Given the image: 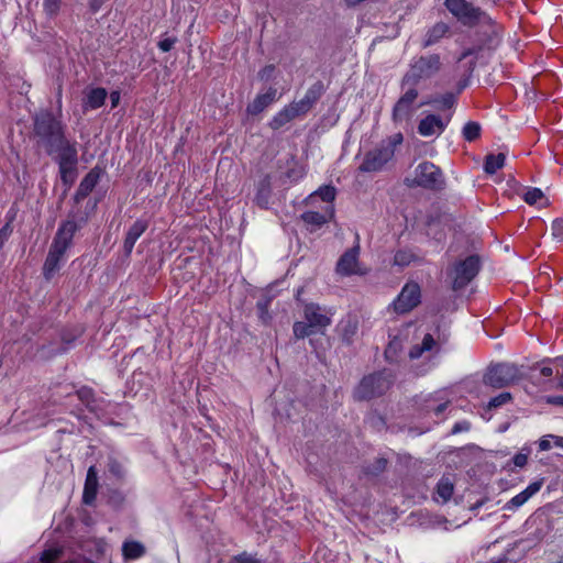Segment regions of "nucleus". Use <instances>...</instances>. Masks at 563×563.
<instances>
[{
    "mask_svg": "<svg viewBox=\"0 0 563 563\" xmlns=\"http://www.w3.org/2000/svg\"><path fill=\"white\" fill-rule=\"evenodd\" d=\"M393 384L391 375L386 371L375 372L362 378L354 390L357 400H369L384 395Z\"/></svg>",
    "mask_w": 563,
    "mask_h": 563,
    "instance_id": "nucleus-5",
    "label": "nucleus"
},
{
    "mask_svg": "<svg viewBox=\"0 0 563 563\" xmlns=\"http://www.w3.org/2000/svg\"><path fill=\"white\" fill-rule=\"evenodd\" d=\"M448 31V26L446 24L444 23H438L434 27H433V32L435 33H445Z\"/></svg>",
    "mask_w": 563,
    "mask_h": 563,
    "instance_id": "nucleus-61",
    "label": "nucleus"
},
{
    "mask_svg": "<svg viewBox=\"0 0 563 563\" xmlns=\"http://www.w3.org/2000/svg\"><path fill=\"white\" fill-rule=\"evenodd\" d=\"M302 114L296 108L294 102L285 106L282 110H279L268 122V126L272 130H279L297 117H301Z\"/></svg>",
    "mask_w": 563,
    "mask_h": 563,
    "instance_id": "nucleus-22",
    "label": "nucleus"
},
{
    "mask_svg": "<svg viewBox=\"0 0 563 563\" xmlns=\"http://www.w3.org/2000/svg\"><path fill=\"white\" fill-rule=\"evenodd\" d=\"M257 308L258 310H261L262 313L268 311V301H258L257 302Z\"/></svg>",
    "mask_w": 563,
    "mask_h": 563,
    "instance_id": "nucleus-62",
    "label": "nucleus"
},
{
    "mask_svg": "<svg viewBox=\"0 0 563 563\" xmlns=\"http://www.w3.org/2000/svg\"><path fill=\"white\" fill-rule=\"evenodd\" d=\"M398 347H399V342L396 340L391 341L385 350V357L390 362L394 361L396 357Z\"/></svg>",
    "mask_w": 563,
    "mask_h": 563,
    "instance_id": "nucleus-50",
    "label": "nucleus"
},
{
    "mask_svg": "<svg viewBox=\"0 0 563 563\" xmlns=\"http://www.w3.org/2000/svg\"><path fill=\"white\" fill-rule=\"evenodd\" d=\"M530 454L529 449H522L519 453L515 454L512 457V463L516 467H523L527 462Z\"/></svg>",
    "mask_w": 563,
    "mask_h": 563,
    "instance_id": "nucleus-45",
    "label": "nucleus"
},
{
    "mask_svg": "<svg viewBox=\"0 0 563 563\" xmlns=\"http://www.w3.org/2000/svg\"><path fill=\"white\" fill-rule=\"evenodd\" d=\"M471 429V423L468 421H459L456 423H454L453 428H452V433L453 434H456V433H461V432H466Z\"/></svg>",
    "mask_w": 563,
    "mask_h": 563,
    "instance_id": "nucleus-53",
    "label": "nucleus"
},
{
    "mask_svg": "<svg viewBox=\"0 0 563 563\" xmlns=\"http://www.w3.org/2000/svg\"><path fill=\"white\" fill-rule=\"evenodd\" d=\"M552 235L559 241H563V219L559 218L552 222Z\"/></svg>",
    "mask_w": 563,
    "mask_h": 563,
    "instance_id": "nucleus-47",
    "label": "nucleus"
},
{
    "mask_svg": "<svg viewBox=\"0 0 563 563\" xmlns=\"http://www.w3.org/2000/svg\"><path fill=\"white\" fill-rule=\"evenodd\" d=\"M272 196V178L269 175H264L256 185L255 202L263 209H268L269 199Z\"/></svg>",
    "mask_w": 563,
    "mask_h": 563,
    "instance_id": "nucleus-23",
    "label": "nucleus"
},
{
    "mask_svg": "<svg viewBox=\"0 0 563 563\" xmlns=\"http://www.w3.org/2000/svg\"><path fill=\"white\" fill-rule=\"evenodd\" d=\"M543 198V192L541 189L539 188H529L525 195H523V200L528 203V205H536L537 202H539L541 199Z\"/></svg>",
    "mask_w": 563,
    "mask_h": 563,
    "instance_id": "nucleus-44",
    "label": "nucleus"
},
{
    "mask_svg": "<svg viewBox=\"0 0 563 563\" xmlns=\"http://www.w3.org/2000/svg\"><path fill=\"white\" fill-rule=\"evenodd\" d=\"M324 93V86L321 81H317L311 85L306 91L303 98L299 101H292L299 112L305 115L307 114L313 106L318 102V100Z\"/></svg>",
    "mask_w": 563,
    "mask_h": 563,
    "instance_id": "nucleus-17",
    "label": "nucleus"
},
{
    "mask_svg": "<svg viewBox=\"0 0 563 563\" xmlns=\"http://www.w3.org/2000/svg\"><path fill=\"white\" fill-rule=\"evenodd\" d=\"M148 222L144 219H137L128 230L124 242L123 251L126 256H130L136 241L147 230Z\"/></svg>",
    "mask_w": 563,
    "mask_h": 563,
    "instance_id": "nucleus-20",
    "label": "nucleus"
},
{
    "mask_svg": "<svg viewBox=\"0 0 563 563\" xmlns=\"http://www.w3.org/2000/svg\"><path fill=\"white\" fill-rule=\"evenodd\" d=\"M78 399L91 411L98 412L102 410V400L98 399L92 388L84 386L77 391Z\"/></svg>",
    "mask_w": 563,
    "mask_h": 563,
    "instance_id": "nucleus-26",
    "label": "nucleus"
},
{
    "mask_svg": "<svg viewBox=\"0 0 563 563\" xmlns=\"http://www.w3.org/2000/svg\"><path fill=\"white\" fill-rule=\"evenodd\" d=\"M456 103V97L452 92L432 96L422 101L419 107L431 106L438 111L452 110Z\"/></svg>",
    "mask_w": 563,
    "mask_h": 563,
    "instance_id": "nucleus-24",
    "label": "nucleus"
},
{
    "mask_svg": "<svg viewBox=\"0 0 563 563\" xmlns=\"http://www.w3.org/2000/svg\"><path fill=\"white\" fill-rule=\"evenodd\" d=\"M482 126L476 121H468L462 129V136L466 142H474L481 137Z\"/></svg>",
    "mask_w": 563,
    "mask_h": 563,
    "instance_id": "nucleus-34",
    "label": "nucleus"
},
{
    "mask_svg": "<svg viewBox=\"0 0 563 563\" xmlns=\"http://www.w3.org/2000/svg\"><path fill=\"white\" fill-rule=\"evenodd\" d=\"M556 388L563 390V374L559 376Z\"/></svg>",
    "mask_w": 563,
    "mask_h": 563,
    "instance_id": "nucleus-64",
    "label": "nucleus"
},
{
    "mask_svg": "<svg viewBox=\"0 0 563 563\" xmlns=\"http://www.w3.org/2000/svg\"><path fill=\"white\" fill-rule=\"evenodd\" d=\"M435 344H437L435 340L429 333L423 336L422 342H421L422 350H424L426 352L431 351L435 346Z\"/></svg>",
    "mask_w": 563,
    "mask_h": 563,
    "instance_id": "nucleus-51",
    "label": "nucleus"
},
{
    "mask_svg": "<svg viewBox=\"0 0 563 563\" xmlns=\"http://www.w3.org/2000/svg\"><path fill=\"white\" fill-rule=\"evenodd\" d=\"M496 37H486L485 44L481 45H472L470 47H465L462 54L459 57V60L466 59L467 57L473 56L474 59H481L488 56L490 51V44L493 40Z\"/></svg>",
    "mask_w": 563,
    "mask_h": 563,
    "instance_id": "nucleus-28",
    "label": "nucleus"
},
{
    "mask_svg": "<svg viewBox=\"0 0 563 563\" xmlns=\"http://www.w3.org/2000/svg\"><path fill=\"white\" fill-rule=\"evenodd\" d=\"M98 488V475L95 466H90L87 472L82 500L90 505L96 499Z\"/></svg>",
    "mask_w": 563,
    "mask_h": 563,
    "instance_id": "nucleus-25",
    "label": "nucleus"
},
{
    "mask_svg": "<svg viewBox=\"0 0 563 563\" xmlns=\"http://www.w3.org/2000/svg\"><path fill=\"white\" fill-rule=\"evenodd\" d=\"M277 89L269 87L265 92L258 93L254 100L249 103L246 111L251 115H257L263 112L267 107L277 100Z\"/></svg>",
    "mask_w": 563,
    "mask_h": 563,
    "instance_id": "nucleus-19",
    "label": "nucleus"
},
{
    "mask_svg": "<svg viewBox=\"0 0 563 563\" xmlns=\"http://www.w3.org/2000/svg\"><path fill=\"white\" fill-rule=\"evenodd\" d=\"M306 175V170L302 166H297V167H294V168H290L288 172H287V177L289 179H291V181H298L300 179H302Z\"/></svg>",
    "mask_w": 563,
    "mask_h": 563,
    "instance_id": "nucleus-49",
    "label": "nucleus"
},
{
    "mask_svg": "<svg viewBox=\"0 0 563 563\" xmlns=\"http://www.w3.org/2000/svg\"><path fill=\"white\" fill-rule=\"evenodd\" d=\"M275 66L274 65H266L258 71V78L263 81H268L274 78L275 74Z\"/></svg>",
    "mask_w": 563,
    "mask_h": 563,
    "instance_id": "nucleus-48",
    "label": "nucleus"
},
{
    "mask_svg": "<svg viewBox=\"0 0 563 563\" xmlns=\"http://www.w3.org/2000/svg\"><path fill=\"white\" fill-rule=\"evenodd\" d=\"M545 401L549 405L563 406V396H548Z\"/></svg>",
    "mask_w": 563,
    "mask_h": 563,
    "instance_id": "nucleus-57",
    "label": "nucleus"
},
{
    "mask_svg": "<svg viewBox=\"0 0 563 563\" xmlns=\"http://www.w3.org/2000/svg\"><path fill=\"white\" fill-rule=\"evenodd\" d=\"M512 399V396L510 393L508 391H504V393H500L499 395L493 397L488 404H487V409L488 410H493V409H497L508 402H510Z\"/></svg>",
    "mask_w": 563,
    "mask_h": 563,
    "instance_id": "nucleus-41",
    "label": "nucleus"
},
{
    "mask_svg": "<svg viewBox=\"0 0 563 563\" xmlns=\"http://www.w3.org/2000/svg\"><path fill=\"white\" fill-rule=\"evenodd\" d=\"M34 132L45 144L48 155H53L54 144L65 137L62 122L48 111L37 113L34 117Z\"/></svg>",
    "mask_w": 563,
    "mask_h": 563,
    "instance_id": "nucleus-3",
    "label": "nucleus"
},
{
    "mask_svg": "<svg viewBox=\"0 0 563 563\" xmlns=\"http://www.w3.org/2000/svg\"><path fill=\"white\" fill-rule=\"evenodd\" d=\"M300 218L310 231L321 228L328 221L325 214L318 211H306L300 216Z\"/></svg>",
    "mask_w": 563,
    "mask_h": 563,
    "instance_id": "nucleus-31",
    "label": "nucleus"
},
{
    "mask_svg": "<svg viewBox=\"0 0 563 563\" xmlns=\"http://www.w3.org/2000/svg\"><path fill=\"white\" fill-rule=\"evenodd\" d=\"M107 90L104 88L98 87L92 88L86 96L85 108L89 109H98L103 106L107 98Z\"/></svg>",
    "mask_w": 563,
    "mask_h": 563,
    "instance_id": "nucleus-29",
    "label": "nucleus"
},
{
    "mask_svg": "<svg viewBox=\"0 0 563 563\" xmlns=\"http://www.w3.org/2000/svg\"><path fill=\"white\" fill-rule=\"evenodd\" d=\"M440 67L441 60L440 56L437 54L420 56L413 59L409 70L401 79V89H404L406 85L417 86L420 81L430 79L440 70Z\"/></svg>",
    "mask_w": 563,
    "mask_h": 563,
    "instance_id": "nucleus-4",
    "label": "nucleus"
},
{
    "mask_svg": "<svg viewBox=\"0 0 563 563\" xmlns=\"http://www.w3.org/2000/svg\"><path fill=\"white\" fill-rule=\"evenodd\" d=\"M426 351L422 350L421 344L413 345L409 351V357L411 360L419 358Z\"/></svg>",
    "mask_w": 563,
    "mask_h": 563,
    "instance_id": "nucleus-55",
    "label": "nucleus"
},
{
    "mask_svg": "<svg viewBox=\"0 0 563 563\" xmlns=\"http://www.w3.org/2000/svg\"><path fill=\"white\" fill-rule=\"evenodd\" d=\"M402 134L397 133L383 140L375 148L367 152L358 169L362 173H374L382 170L385 165L394 158L397 145L401 144Z\"/></svg>",
    "mask_w": 563,
    "mask_h": 563,
    "instance_id": "nucleus-2",
    "label": "nucleus"
},
{
    "mask_svg": "<svg viewBox=\"0 0 563 563\" xmlns=\"http://www.w3.org/2000/svg\"><path fill=\"white\" fill-rule=\"evenodd\" d=\"M65 253L66 252L60 249L53 245L49 246L48 254L43 265V275L47 280L60 269Z\"/></svg>",
    "mask_w": 563,
    "mask_h": 563,
    "instance_id": "nucleus-21",
    "label": "nucleus"
},
{
    "mask_svg": "<svg viewBox=\"0 0 563 563\" xmlns=\"http://www.w3.org/2000/svg\"><path fill=\"white\" fill-rule=\"evenodd\" d=\"M358 244L345 251L336 263V273L343 276L360 274L358 269Z\"/></svg>",
    "mask_w": 563,
    "mask_h": 563,
    "instance_id": "nucleus-15",
    "label": "nucleus"
},
{
    "mask_svg": "<svg viewBox=\"0 0 563 563\" xmlns=\"http://www.w3.org/2000/svg\"><path fill=\"white\" fill-rule=\"evenodd\" d=\"M449 402H442L437 405L435 407H432L431 405L427 406L428 411H433L437 417H440L448 408Z\"/></svg>",
    "mask_w": 563,
    "mask_h": 563,
    "instance_id": "nucleus-54",
    "label": "nucleus"
},
{
    "mask_svg": "<svg viewBox=\"0 0 563 563\" xmlns=\"http://www.w3.org/2000/svg\"><path fill=\"white\" fill-rule=\"evenodd\" d=\"M435 41L432 38V37H428L423 43H422V47H428V46H431L432 44H434Z\"/></svg>",
    "mask_w": 563,
    "mask_h": 563,
    "instance_id": "nucleus-63",
    "label": "nucleus"
},
{
    "mask_svg": "<svg viewBox=\"0 0 563 563\" xmlns=\"http://www.w3.org/2000/svg\"><path fill=\"white\" fill-rule=\"evenodd\" d=\"M102 175V169L99 166L91 168L87 175L81 179L75 195L74 200L79 203L95 189Z\"/></svg>",
    "mask_w": 563,
    "mask_h": 563,
    "instance_id": "nucleus-16",
    "label": "nucleus"
},
{
    "mask_svg": "<svg viewBox=\"0 0 563 563\" xmlns=\"http://www.w3.org/2000/svg\"><path fill=\"white\" fill-rule=\"evenodd\" d=\"M446 10L464 26L478 27L484 35H499L503 26L488 13L467 0H445Z\"/></svg>",
    "mask_w": 563,
    "mask_h": 563,
    "instance_id": "nucleus-1",
    "label": "nucleus"
},
{
    "mask_svg": "<svg viewBox=\"0 0 563 563\" xmlns=\"http://www.w3.org/2000/svg\"><path fill=\"white\" fill-rule=\"evenodd\" d=\"M60 180L67 187H70L77 176V165H62L58 166Z\"/></svg>",
    "mask_w": 563,
    "mask_h": 563,
    "instance_id": "nucleus-36",
    "label": "nucleus"
},
{
    "mask_svg": "<svg viewBox=\"0 0 563 563\" xmlns=\"http://www.w3.org/2000/svg\"><path fill=\"white\" fill-rule=\"evenodd\" d=\"M539 450L549 451L552 446L563 448V437L547 434L539 440Z\"/></svg>",
    "mask_w": 563,
    "mask_h": 563,
    "instance_id": "nucleus-38",
    "label": "nucleus"
},
{
    "mask_svg": "<svg viewBox=\"0 0 563 563\" xmlns=\"http://www.w3.org/2000/svg\"><path fill=\"white\" fill-rule=\"evenodd\" d=\"M324 202H332L335 199L336 190L333 186H322L316 192Z\"/></svg>",
    "mask_w": 563,
    "mask_h": 563,
    "instance_id": "nucleus-42",
    "label": "nucleus"
},
{
    "mask_svg": "<svg viewBox=\"0 0 563 563\" xmlns=\"http://www.w3.org/2000/svg\"><path fill=\"white\" fill-rule=\"evenodd\" d=\"M454 492V485L449 477H442L437 484V495L442 500V503H446L450 500Z\"/></svg>",
    "mask_w": 563,
    "mask_h": 563,
    "instance_id": "nucleus-33",
    "label": "nucleus"
},
{
    "mask_svg": "<svg viewBox=\"0 0 563 563\" xmlns=\"http://www.w3.org/2000/svg\"><path fill=\"white\" fill-rule=\"evenodd\" d=\"M506 155L504 153L488 154L484 161V170L486 174L494 175L504 167Z\"/></svg>",
    "mask_w": 563,
    "mask_h": 563,
    "instance_id": "nucleus-32",
    "label": "nucleus"
},
{
    "mask_svg": "<svg viewBox=\"0 0 563 563\" xmlns=\"http://www.w3.org/2000/svg\"><path fill=\"white\" fill-rule=\"evenodd\" d=\"M404 93L399 97L393 108V120L394 122H402L408 120L415 112V102L419 96L416 85H406L402 89Z\"/></svg>",
    "mask_w": 563,
    "mask_h": 563,
    "instance_id": "nucleus-10",
    "label": "nucleus"
},
{
    "mask_svg": "<svg viewBox=\"0 0 563 563\" xmlns=\"http://www.w3.org/2000/svg\"><path fill=\"white\" fill-rule=\"evenodd\" d=\"M294 336L297 340L305 339L310 336L313 333H317L314 329L310 325L308 321H296L292 325Z\"/></svg>",
    "mask_w": 563,
    "mask_h": 563,
    "instance_id": "nucleus-37",
    "label": "nucleus"
},
{
    "mask_svg": "<svg viewBox=\"0 0 563 563\" xmlns=\"http://www.w3.org/2000/svg\"><path fill=\"white\" fill-rule=\"evenodd\" d=\"M120 98H121L120 91H118V90L111 91V93H110V101H111V107L112 108L118 107V104L120 102Z\"/></svg>",
    "mask_w": 563,
    "mask_h": 563,
    "instance_id": "nucleus-58",
    "label": "nucleus"
},
{
    "mask_svg": "<svg viewBox=\"0 0 563 563\" xmlns=\"http://www.w3.org/2000/svg\"><path fill=\"white\" fill-rule=\"evenodd\" d=\"M10 233L11 229L9 224H5L0 229V250L2 249L4 242L8 240Z\"/></svg>",
    "mask_w": 563,
    "mask_h": 563,
    "instance_id": "nucleus-56",
    "label": "nucleus"
},
{
    "mask_svg": "<svg viewBox=\"0 0 563 563\" xmlns=\"http://www.w3.org/2000/svg\"><path fill=\"white\" fill-rule=\"evenodd\" d=\"M421 302V288L419 284L409 282L405 284L399 295L393 301L397 313H407Z\"/></svg>",
    "mask_w": 563,
    "mask_h": 563,
    "instance_id": "nucleus-11",
    "label": "nucleus"
},
{
    "mask_svg": "<svg viewBox=\"0 0 563 563\" xmlns=\"http://www.w3.org/2000/svg\"><path fill=\"white\" fill-rule=\"evenodd\" d=\"M62 555V550L58 548L45 549L41 554V563H53Z\"/></svg>",
    "mask_w": 563,
    "mask_h": 563,
    "instance_id": "nucleus-43",
    "label": "nucleus"
},
{
    "mask_svg": "<svg viewBox=\"0 0 563 563\" xmlns=\"http://www.w3.org/2000/svg\"><path fill=\"white\" fill-rule=\"evenodd\" d=\"M481 261L477 255H470L454 264L452 269V288L460 290L465 288L478 274Z\"/></svg>",
    "mask_w": 563,
    "mask_h": 563,
    "instance_id": "nucleus-6",
    "label": "nucleus"
},
{
    "mask_svg": "<svg viewBox=\"0 0 563 563\" xmlns=\"http://www.w3.org/2000/svg\"><path fill=\"white\" fill-rule=\"evenodd\" d=\"M87 222V217H81L79 221H76V216L74 213L68 214V219L63 221L57 232L53 239L51 245L60 249L63 251H67L71 243L75 233Z\"/></svg>",
    "mask_w": 563,
    "mask_h": 563,
    "instance_id": "nucleus-9",
    "label": "nucleus"
},
{
    "mask_svg": "<svg viewBox=\"0 0 563 563\" xmlns=\"http://www.w3.org/2000/svg\"><path fill=\"white\" fill-rule=\"evenodd\" d=\"M122 554L125 560H137L145 554V547L139 541H124Z\"/></svg>",
    "mask_w": 563,
    "mask_h": 563,
    "instance_id": "nucleus-30",
    "label": "nucleus"
},
{
    "mask_svg": "<svg viewBox=\"0 0 563 563\" xmlns=\"http://www.w3.org/2000/svg\"><path fill=\"white\" fill-rule=\"evenodd\" d=\"M416 186L428 190L438 191L444 187L442 170L431 162H422L415 169Z\"/></svg>",
    "mask_w": 563,
    "mask_h": 563,
    "instance_id": "nucleus-7",
    "label": "nucleus"
},
{
    "mask_svg": "<svg viewBox=\"0 0 563 563\" xmlns=\"http://www.w3.org/2000/svg\"><path fill=\"white\" fill-rule=\"evenodd\" d=\"M339 330L342 336V340L346 343H351L353 338L356 335L358 331V320L355 316H346L339 323Z\"/></svg>",
    "mask_w": 563,
    "mask_h": 563,
    "instance_id": "nucleus-27",
    "label": "nucleus"
},
{
    "mask_svg": "<svg viewBox=\"0 0 563 563\" xmlns=\"http://www.w3.org/2000/svg\"><path fill=\"white\" fill-rule=\"evenodd\" d=\"M450 121L451 114L445 118L438 114H428L419 121L417 130L424 137L439 136L444 132Z\"/></svg>",
    "mask_w": 563,
    "mask_h": 563,
    "instance_id": "nucleus-13",
    "label": "nucleus"
},
{
    "mask_svg": "<svg viewBox=\"0 0 563 563\" xmlns=\"http://www.w3.org/2000/svg\"><path fill=\"white\" fill-rule=\"evenodd\" d=\"M108 472L117 479H122L125 475L123 464L115 457H109L107 463Z\"/></svg>",
    "mask_w": 563,
    "mask_h": 563,
    "instance_id": "nucleus-39",
    "label": "nucleus"
},
{
    "mask_svg": "<svg viewBox=\"0 0 563 563\" xmlns=\"http://www.w3.org/2000/svg\"><path fill=\"white\" fill-rule=\"evenodd\" d=\"M176 43V37H165L163 41L158 42V47L163 52H168L173 48Z\"/></svg>",
    "mask_w": 563,
    "mask_h": 563,
    "instance_id": "nucleus-52",
    "label": "nucleus"
},
{
    "mask_svg": "<svg viewBox=\"0 0 563 563\" xmlns=\"http://www.w3.org/2000/svg\"><path fill=\"white\" fill-rule=\"evenodd\" d=\"M62 0H44L43 7L48 15H55L59 11Z\"/></svg>",
    "mask_w": 563,
    "mask_h": 563,
    "instance_id": "nucleus-46",
    "label": "nucleus"
},
{
    "mask_svg": "<svg viewBox=\"0 0 563 563\" xmlns=\"http://www.w3.org/2000/svg\"><path fill=\"white\" fill-rule=\"evenodd\" d=\"M540 374L544 377H550L553 374V369L550 366H542L540 368Z\"/></svg>",
    "mask_w": 563,
    "mask_h": 563,
    "instance_id": "nucleus-60",
    "label": "nucleus"
},
{
    "mask_svg": "<svg viewBox=\"0 0 563 563\" xmlns=\"http://www.w3.org/2000/svg\"><path fill=\"white\" fill-rule=\"evenodd\" d=\"M518 379V368L512 364L490 366L484 375V383L494 388H503Z\"/></svg>",
    "mask_w": 563,
    "mask_h": 563,
    "instance_id": "nucleus-8",
    "label": "nucleus"
},
{
    "mask_svg": "<svg viewBox=\"0 0 563 563\" xmlns=\"http://www.w3.org/2000/svg\"><path fill=\"white\" fill-rule=\"evenodd\" d=\"M333 314L334 311L332 309L321 307L314 302L307 303L303 307V318L317 333L322 332L331 324Z\"/></svg>",
    "mask_w": 563,
    "mask_h": 563,
    "instance_id": "nucleus-12",
    "label": "nucleus"
},
{
    "mask_svg": "<svg viewBox=\"0 0 563 563\" xmlns=\"http://www.w3.org/2000/svg\"><path fill=\"white\" fill-rule=\"evenodd\" d=\"M387 460L385 457H377L373 464L364 468L365 474L371 476H378L386 470Z\"/></svg>",
    "mask_w": 563,
    "mask_h": 563,
    "instance_id": "nucleus-40",
    "label": "nucleus"
},
{
    "mask_svg": "<svg viewBox=\"0 0 563 563\" xmlns=\"http://www.w3.org/2000/svg\"><path fill=\"white\" fill-rule=\"evenodd\" d=\"M53 154H56L55 161L58 166L62 165H77L78 164V151L75 142L64 139L60 142L54 144Z\"/></svg>",
    "mask_w": 563,
    "mask_h": 563,
    "instance_id": "nucleus-14",
    "label": "nucleus"
},
{
    "mask_svg": "<svg viewBox=\"0 0 563 563\" xmlns=\"http://www.w3.org/2000/svg\"><path fill=\"white\" fill-rule=\"evenodd\" d=\"M543 481H536L530 483L522 492L514 496L510 500H508L503 509L515 511L522 505H525L532 496H534L542 487Z\"/></svg>",
    "mask_w": 563,
    "mask_h": 563,
    "instance_id": "nucleus-18",
    "label": "nucleus"
},
{
    "mask_svg": "<svg viewBox=\"0 0 563 563\" xmlns=\"http://www.w3.org/2000/svg\"><path fill=\"white\" fill-rule=\"evenodd\" d=\"M104 0H90L89 8L92 13H96L99 11L101 5L103 4Z\"/></svg>",
    "mask_w": 563,
    "mask_h": 563,
    "instance_id": "nucleus-59",
    "label": "nucleus"
},
{
    "mask_svg": "<svg viewBox=\"0 0 563 563\" xmlns=\"http://www.w3.org/2000/svg\"><path fill=\"white\" fill-rule=\"evenodd\" d=\"M417 255L411 250H398L394 255V265L399 267H406L409 266L415 261H417Z\"/></svg>",
    "mask_w": 563,
    "mask_h": 563,
    "instance_id": "nucleus-35",
    "label": "nucleus"
}]
</instances>
